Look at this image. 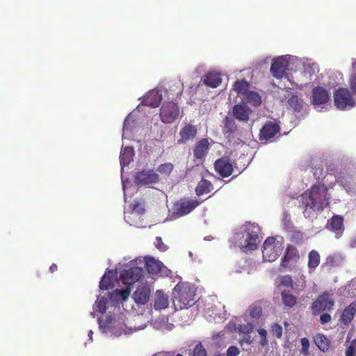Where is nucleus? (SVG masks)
<instances>
[{
    "mask_svg": "<svg viewBox=\"0 0 356 356\" xmlns=\"http://www.w3.org/2000/svg\"><path fill=\"white\" fill-rule=\"evenodd\" d=\"M328 189L325 184L313 185L300 196V203L304 208L305 218H310L312 212H321L329 205Z\"/></svg>",
    "mask_w": 356,
    "mask_h": 356,
    "instance_id": "obj_1",
    "label": "nucleus"
},
{
    "mask_svg": "<svg viewBox=\"0 0 356 356\" xmlns=\"http://www.w3.org/2000/svg\"><path fill=\"white\" fill-rule=\"evenodd\" d=\"M195 291L188 283H179L173 289V304L176 309H187L195 304Z\"/></svg>",
    "mask_w": 356,
    "mask_h": 356,
    "instance_id": "obj_2",
    "label": "nucleus"
},
{
    "mask_svg": "<svg viewBox=\"0 0 356 356\" xmlns=\"http://www.w3.org/2000/svg\"><path fill=\"white\" fill-rule=\"evenodd\" d=\"M200 204L196 199L181 197L173 203L171 216L179 218L191 213Z\"/></svg>",
    "mask_w": 356,
    "mask_h": 356,
    "instance_id": "obj_3",
    "label": "nucleus"
},
{
    "mask_svg": "<svg viewBox=\"0 0 356 356\" xmlns=\"http://www.w3.org/2000/svg\"><path fill=\"white\" fill-rule=\"evenodd\" d=\"M282 248L275 237L267 238L263 245V258L264 260L272 262L277 259Z\"/></svg>",
    "mask_w": 356,
    "mask_h": 356,
    "instance_id": "obj_4",
    "label": "nucleus"
},
{
    "mask_svg": "<svg viewBox=\"0 0 356 356\" xmlns=\"http://www.w3.org/2000/svg\"><path fill=\"white\" fill-rule=\"evenodd\" d=\"M179 115L177 102H165L160 109L161 120L165 124L174 122Z\"/></svg>",
    "mask_w": 356,
    "mask_h": 356,
    "instance_id": "obj_5",
    "label": "nucleus"
},
{
    "mask_svg": "<svg viewBox=\"0 0 356 356\" xmlns=\"http://www.w3.org/2000/svg\"><path fill=\"white\" fill-rule=\"evenodd\" d=\"M334 102L339 110H345L355 106V100L347 88H339L334 93Z\"/></svg>",
    "mask_w": 356,
    "mask_h": 356,
    "instance_id": "obj_6",
    "label": "nucleus"
},
{
    "mask_svg": "<svg viewBox=\"0 0 356 356\" xmlns=\"http://www.w3.org/2000/svg\"><path fill=\"white\" fill-rule=\"evenodd\" d=\"M334 302L332 295L327 292L321 294L312 303L311 309L313 315L316 316L323 311H330L333 309Z\"/></svg>",
    "mask_w": 356,
    "mask_h": 356,
    "instance_id": "obj_7",
    "label": "nucleus"
},
{
    "mask_svg": "<svg viewBox=\"0 0 356 356\" xmlns=\"http://www.w3.org/2000/svg\"><path fill=\"white\" fill-rule=\"evenodd\" d=\"M245 236L242 248L246 250H254L257 248L259 228L251 223L245 225Z\"/></svg>",
    "mask_w": 356,
    "mask_h": 356,
    "instance_id": "obj_8",
    "label": "nucleus"
},
{
    "mask_svg": "<svg viewBox=\"0 0 356 356\" xmlns=\"http://www.w3.org/2000/svg\"><path fill=\"white\" fill-rule=\"evenodd\" d=\"M143 269L140 267L134 266L124 269L120 273V279L126 285H131L138 281L143 276Z\"/></svg>",
    "mask_w": 356,
    "mask_h": 356,
    "instance_id": "obj_9",
    "label": "nucleus"
},
{
    "mask_svg": "<svg viewBox=\"0 0 356 356\" xmlns=\"http://www.w3.org/2000/svg\"><path fill=\"white\" fill-rule=\"evenodd\" d=\"M288 65V61L284 57L280 56L275 58L273 60L270 66V72L274 77L281 79L286 74Z\"/></svg>",
    "mask_w": 356,
    "mask_h": 356,
    "instance_id": "obj_10",
    "label": "nucleus"
},
{
    "mask_svg": "<svg viewBox=\"0 0 356 356\" xmlns=\"http://www.w3.org/2000/svg\"><path fill=\"white\" fill-rule=\"evenodd\" d=\"M330 99L328 91L321 87H314L312 90L311 103L314 106H321L327 104Z\"/></svg>",
    "mask_w": 356,
    "mask_h": 356,
    "instance_id": "obj_11",
    "label": "nucleus"
},
{
    "mask_svg": "<svg viewBox=\"0 0 356 356\" xmlns=\"http://www.w3.org/2000/svg\"><path fill=\"white\" fill-rule=\"evenodd\" d=\"M280 131V127L276 122H266L260 130L259 139L260 140H269Z\"/></svg>",
    "mask_w": 356,
    "mask_h": 356,
    "instance_id": "obj_12",
    "label": "nucleus"
},
{
    "mask_svg": "<svg viewBox=\"0 0 356 356\" xmlns=\"http://www.w3.org/2000/svg\"><path fill=\"white\" fill-rule=\"evenodd\" d=\"M215 170L222 177H228L233 172V165L227 157L217 159L214 163Z\"/></svg>",
    "mask_w": 356,
    "mask_h": 356,
    "instance_id": "obj_13",
    "label": "nucleus"
},
{
    "mask_svg": "<svg viewBox=\"0 0 356 356\" xmlns=\"http://www.w3.org/2000/svg\"><path fill=\"white\" fill-rule=\"evenodd\" d=\"M158 181L159 175L152 170L138 172L135 176V183L138 185L156 183Z\"/></svg>",
    "mask_w": 356,
    "mask_h": 356,
    "instance_id": "obj_14",
    "label": "nucleus"
},
{
    "mask_svg": "<svg viewBox=\"0 0 356 356\" xmlns=\"http://www.w3.org/2000/svg\"><path fill=\"white\" fill-rule=\"evenodd\" d=\"M299 258L300 256L298 249L293 245H289L286 249L284 257L282 258L280 266L284 268H286L290 261H297Z\"/></svg>",
    "mask_w": 356,
    "mask_h": 356,
    "instance_id": "obj_15",
    "label": "nucleus"
},
{
    "mask_svg": "<svg viewBox=\"0 0 356 356\" xmlns=\"http://www.w3.org/2000/svg\"><path fill=\"white\" fill-rule=\"evenodd\" d=\"M162 95L156 90L149 91L144 97L142 104L152 108L159 106L161 100Z\"/></svg>",
    "mask_w": 356,
    "mask_h": 356,
    "instance_id": "obj_16",
    "label": "nucleus"
},
{
    "mask_svg": "<svg viewBox=\"0 0 356 356\" xmlns=\"http://www.w3.org/2000/svg\"><path fill=\"white\" fill-rule=\"evenodd\" d=\"M197 134V128L195 126L188 124L181 129L179 131L180 139L177 140L179 144L186 143L190 140H193Z\"/></svg>",
    "mask_w": 356,
    "mask_h": 356,
    "instance_id": "obj_17",
    "label": "nucleus"
},
{
    "mask_svg": "<svg viewBox=\"0 0 356 356\" xmlns=\"http://www.w3.org/2000/svg\"><path fill=\"white\" fill-rule=\"evenodd\" d=\"M151 291L148 286L142 285L137 287L133 298L137 304L145 305L149 300Z\"/></svg>",
    "mask_w": 356,
    "mask_h": 356,
    "instance_id": "obj_18",
    "label": "nucleus"
},
{
    "mask_svg": "<svg viewBox=\"0 0 356 356\" xmlns=\"http://www.w3.org/2000/svg\"><path fill=\"white\" fill-rule=\"evenodd\" d=\"M209 143L207 138H202L196 143L193 149V154L195 159H202L208 152Z\"/></svg>",
    "mask_w": 356,
    "mask_h": 356,
    "instance_id": "obj_19",
    "label": "nucleus"
},
{
    "mask_svg": "<svg viewBox=\"0 0 356 356\" xmlns=\"http://www.w3.org/2000/svg\"><path fill=\"white\" fill-rule=\"evenodd\" d=\"M250 112V109L245 104H236L233 108V115L239 121H248Z\"/></svg>",
    "mask_w": 356,
    "mask_h": 356,
    "instance_id": "obj_20",
    "label": "nucleus"
},
{
    "mask_svg": "<svg viewBox=\"0 0 356 356\" xmlns=\"http://www.w3.org/2000/svg\"><path fill=\"white\" fill-rule=\"evenodd\" d=\"M203 83L208 87L215 88L222 83L220 74L216 72H211L204 75L202 79Z\"/></svg>",
    "mask_w": 356,
    "mask_h": 356,
    "instance_id": "obj_21",
    "label": "nucleus"
},
{
    "mask_svg": "<svg viewBox=\"0 0 356 356\" xmlns=\"http://www.w3.org/2000/svg\"><path fill=\"white\" fill-rule=\"evenodd\" d=\"M145 261L146 270L149 274L155 275L161 271L163 266L161 261L152 257H146Z\"/></svg>",
    "mask_w": 356,
    "mask_h": 356,
    "instance_id": "obj_22",
    "label": "nucleus"
},
{
    "mask_svg": "<svg viewBox=\"0 0 356 356\" xmlns=\"http://www.w3.org/2000/svg\"><path fill=\"white\" fill-rule=\"evenodd\" d=\"M356 314V302L350 303L344 309L341 316V321L344 325H348Z\"/></svg>",
    "mask_w": 356,
    "mask_h": 356,
    "instance_id": "obj_23",
    "label": "nucleus"
},
{
    "mask_svg": "<svg viewBox=\"0 0 356 356\" xmlns=\"http://www.w3.org/2000/svg\"><path fill=\"white\" fill-rule=\"evenodd\" d=\"M168 296L162 291L158 290L155 293L154 308L156 310H161L168 307Z\"/></svg>",
    "mask_w": 356,
    "mask_h": 356,
    "instance_id": "obj_24",
    "label": "nucleus"
},
{
    "mask_svg": "<svg viewBox=\"0 0 356 356\" xmlns=\"http://www.w3.org/2000/svg\"><path fill=\"white\" fill-rule=\"evenodd\" d=\"M114 273L111 271H108V273H105L100 282L99 288L101 290H108L114 286Z\"/></svg>",
    "mask_w": 356,
    "mask_h": 356,
    "instance_id": "obj_25",
    "label": "nucleus"
},
{
    "mask_svg": "<svg viewBox=\"0 0 356 356\" xmlns=\"http://www.w3.org/2000/svg\"><path fill=\"white\" fill-rule=\"evenodd\" d=\"M289 92L288 97L284 96L285 99L288 98L287 103L291 108L296 112H300L302 109V100L300 99L296 95Z\"/></svg>",
    "mask_w": 356,
    "mask_h": 356,
    "instance_id": "obj_26",
    "label": "nucleus"
},
{
    "mask_svg": "<svg viewBox=\"0 0 356 356\" xmlns=\"http://www.w3.org/2000/svg\"><path fill=\"white\" fill-rule=\"evenodd\" d=\"M134 150L129 147H125L121 150L120 159L122 167L127 165L132 161L134 156Z\"/></svg>",
    "mask_w": 356,
    "mask_h": 356,
    "instance_id": "obj_27",
    "label": "nucleus"
},
{
    "mask_svg": "<svg viewBox=\"0 0 356 356\" xmlns=\"http://www.w3.org/2000/svg\"><path fill=\"white\" fill-rule=\"evenodd\" d=\"M281 297L282 303L286 307L292 308L297 304V297L286 291L281 293Z\"/></svg>",
    "mask_w": 356,
    "mask_h": 356,
    "instance_id": "obj_28",
    "label": "nucleus"
},
{
    "mask_svg": "<svg viewBox=\"0 0 356 356\" xmlns=\"http://www.w3.org/2000/svg\"><path fill=\"white\" fill-rule=\"evenodd\" d=\"M212 184L211 181L207 179H202L195 188L197 195L200 196L205 193H208L211 191Z\"/></svg>",
    "mask_w": 356,
    "mask_h": 356,
    "instance_id": "obj_29",
    "label": "nucleus"
},
{
    "mask_svg": "<svg viewBox=\"0 0 356 356\" xmlns=\"http://www.w3.org/2000/svg\"><path fill=\"white\" fill-rule=\"evenodd\" d=\"M237 131V126L232 119L226 118L225 124L224 127V134L227 138L233 136Z\"/></svg>",
    "mask_w": 356,
    "mask_h": 356,
    "instance_id": "obj_30",
    "label": "nucleus"
},
{
    "mask_svg": "<svg viewBox=\"0 0 356 356\" xmlns=\"http://www.w3.org/2000/svg\"><path fill=\"white\" fill-rule=\"evenodd\" d=\"M314 342L318 348L323 352L327 351L329 349L330 344V341L323 334H316L314 337Z\"/></svg>",
    "mask_w": 356,
    "mask_h": 356,
    "instance_id": "obj_31",
    "label": "nucleus"
},
{
    "mask_svg": "<svg viewBox=\"0 0 356 356\" xmlns=\"http://www.w3.org/2000/svg\"><path fill=\"white\" fill-rule=\"evenodd\" d=\"M320 264V254L316 250H312L308 254V268L315 270Z\"/></svg>",
    "mask_w": 356,
    "mask_h": 356,
    "instance_id": "obj_32",
    "label": "nucleus"
},
{
    "mask_svg": "<svg viewBox=\"0 0 356 356\" xmlns=\"http://www.w3.org/2000/svg\"><path fill=\"white\" fill-rule=\"evenodd\" d=\"M249 83L247 81L242 79L236 81L233 86V89L237 93H241L243 95H245L248 91Z\"/></svg>",
    "mask_w": 356,
    "mask_h": 356,
    "instance_id": "obj_33",
    "label": "nucleus"
},
{
    "mask_svg": "<svg viewBox=\"0 0 356 356\" xmlns=\"http://www.w3.org/2000/svg\"><path fill=\"white\" fill-rule=\"evenodd\" d=\"M245 95L248 102L252 106H258L261 104V98L257 92L249 90Z\"/></svg>",
    "mask_w": 356,
    "mask_h": 356,
    "instance_id": "obj_34",
    "label": "nucleus"
},
{
    "mask_svg": "<svg viewBox=\"0 0 356 356\" xmlns=\"http://www.w3.org/2000/svg\"><path fill=\"white\" fill-rule=\"evenodd\" d=\"M249 313L252 318L258 319L262 314V308L257 303H253L249 307Z\"/></svg>",
    "mask_w": 356,
    "mask_h": 356,
    "instance_id": "obj_35",
    "label": "nucleus"
},
{
    "mask_svg": "<svg viewBox=\"0 0 356 356\" xmlns=\"http://www.w3.org/2000/svg\"><path fill=\"white\" fill-rule=\"evenodd\" d=\"M329 225L332 230H341L343 227V218L341 216H334L332 218Z\"/></svg>",
    "mask_w": 356,
    "mask_h": 356,
    "instance_id": "obj_36",
    "label": "nucleus"
},
{
    "mask_svg": "<svg viewBox=\"0 0 356 356\" xmlns=\"http://www.w3.org/2000/svg\"><path fill=\"white\" fill-rule=\"evenodd\" d=\"M174 169V165L171 163H165L163 164H161L158 168L157 171L161 174L165 175L167 176H169L170 173L172 172Z\"/></svg>",
    "mask_w": 356,
    "mask_h": 356,
    "instance_id": "obj_37",
    "label": "nucleus"
},
{
    "mask_svg": "<svg viewBox=\"0 0 356 356\" xmlns=\"http://www.w3.org/2000/svg\"><path fill=\"white\" fill-rule=\"evenodd\" d=\"M279 280V284L288 287V288H293V280L291 276L290 275H284L281 276L278 278Z\"/></svg>",
    "mask_w": 356,
    "mask_h": 356,
    "instance_id": "obj_38",
    "label": "nucleus"
},
{
    "mask_svg": "<svg viewBox=\"0 0 356 356\" xmlns=\"http://www.w3.org/2000/svg\"><path fill=\"white\" fill-rule=\"evenodd\" d=\"M253 330H254V325L252 323H247V324L239 325L236 327V330L239 333L245 334L251 333L253 331Z\"/></svg>",
    "mask_w": 356,
    "mask_h": 356,
    "instance_id": "obj_39",
    "label": "nucleus"
},
{
    "mask_svg": "<svg viewBox=\"0 0 356 356\" xmlns=\"http://www.w3.org/2000/svg\"><path fill=\"white\" fill-rule=\"evenodd\" d=\"M97 307L98 309V311L101 314H104L106 312V304H107V299L105 297H101L97 300L96 302Z\"/></svg>",
    "mask_w": 356,
    "mask_h": 356,
    "instance_id": "obj_40",
    "label": "nucleus"
},
{
    "mask_svg": "<svg viewBox=\"0 0 356 356\" xmlns=\"http://www.w3.org/2000/svg\"><path fill=\"white\" fill-rule=\"evenodd\" d=\"M193 356H207V351L201 343H198L194 348Z\"/></svg>",
    "mask_w": 356,
    "mask_h": 356,
    "instance_id": "obj_41",
    "label": "nucleus"
},
{
    "mask_svg": "<svg viewBox=\"0 0 356 356\" xmlns=\"http://www.w3.org/2000/svg\"><path fill=\"white\" fill-rule=\"evenodd\" d=\"M270 332L273 336L280 339L282 336V327L277 323H274L271 326Z\"/></svg>",
    "mask_w": 356,
    "mask_h": 356,
    "instance_id": "obj_42",
    "label": "nucleus"
},
{
    "mask_svg": "<svg viewBox=\"0 0 356 356\" xmlns=\"http://www.w3.org/2000/svg\"><path fill=\"white\" fill-rule=\"evenodd\" d=\"M346 356H356V339L350 341L346 350Z\"/></svg>",
    "mask_w": 356,
    "mask_h": 356,
    "instance_id": "obj_43",
    "label": "nucleus"
},
{
    "mask_svg": "<svg viewBox=\"0 0 356 356\" xmlns=\"http://www.w3.org/2000/svg\"><path fill=\"white\" fill-rule=\"evenodd\" d=\"M300 343L302 346L301 353L307 356L309 355V339L304 337L300 339Z\"/></svg>",
    "mask_w": 356,
    "mask_h": 356,
    "instance_id": "obj_44",
    "label": "nucleus"
},
{
    "mask_svg": "<svg viewBox=\"0 0 356 356\" xmlns=\"http://www.w3.org/2000/svg\"><path fill=\"white\" fill-rule=\"evenodd\" d=\"M260 337V344L261 346L264 347L268 344V340H267V331L264 328H259L257 330Z\"/></svg>",
    "mask_w": 356,
    "mask_h": 356,
    "instance_id": "obj_45",
    "label": "nucleus"
},
{
    "mask_svg": "<svg viewBox=\"0 0 356 356\" xmlns=\"http://www.w3.org/2000/svg\"><path fill=\"white\" fill-rule=\"evenodd\" d=\"M155 247L161 252H165L168 250V246L163 242L161 237H156L154 242Z\"/></svg>",
    "mask_w": 356,
    "mask_h": 356,
    "instance_id": "obj_46",
    "label": "nucleus"
},
{
    "mask_svg": "<svg viewBox=\"0 0 356 356\" xmlns=\"http://www.w3.org/2000/svg\"><path fill=\"white\" fill-rule=\"evenodd\" d=\"M115 293L122 300H126L130 295V290L128 288L122 290L116 289Z\"/></svg>",
    "mask_w": 356,
    "mask_h": 356,
    "instance_id": "obj_47",
    "label": "nucleus"
},
{
    "mask_svg": "<svg viewBox=\"0 0 356 356\" xmlns=\"http://www.w3.org/2000/svg\"><path fill=\"white\" fill-rule=\"evenodd\" d=\"M240 353L238 348L236 346H229L227 350V356H238Z\"/></svg>",
    "mask_w": 356,
    "mask_h": 356,
    "instance_id": "obj_48",
    "label": "nucleus"
},
{
    "mask_svg": "<svg viewBox=\"0 0 356 356\" xmlns=\"http://www.w3.org/2000/svg\"><path fill=\"white\" fill-rule=\"evenodd\" d=\"M349 84L353 93L356 95V74H354L350 76Z\"/></svg>",
    "mask_w": 356,
    "mask_h": 356,
    "instance_id": "obj_49",
    "label": "nucleus"
},
{
    "mask_svg": "<svg viewBox=\"0 0 356 356\" xmlns=\"http://www.w3.org/2000/svg\"><path fill=\"white\" fill-rule=\"evenodd\" d=\"M331 319V316L328 313H323L320 316V322L321 324L327 323Z\"/></svg>",
    "mask_w": 356,
    "mask_h": 356,
    "instance_id": "obj_50",
    "label": "nucleus"
},
{
    "mask_svg": "<svg viewBox=\"0 0 356 356\" xmlns=\"http://www.w3.org/2000/svg\"><path fill=\"white\" fill-rule=\"evenodd\" d=\"M241 341H244L247 343H252V339H251V337L250 336H245L244 337V338L241 340Z\"/></svg>",
    "mask_w": 356,
    "mask_h": 356,
    "instance_id": "obj_51",
    "label": "nucleus"
},
{
    "mask_svg": "<svg viewBox=\"0 0 356 356\" xmlns=\"http://www.w3.org/2000/svg\"><path fill=\"white\" fill-rule=\"evenodd\" d=\"M57 269H58V266H57V265H56V264H52L50 266V267H49V271H50L51 273H54V272L56 271V270H57Z\"/></svg>",
    "mask_w": 356,
    "mask_h": 356,
    "instance_id": "obj_52",
    "label": "nucleus"
},
{
    "mask_svg": "<svg viewBox=\"0 0 356 356\" xmlns=\"http://www.w3.org/2000/svg\"><path fill=\"white\" fill-rule=\"evenodd\" d=\"M130 120L127 118L125 119L124 122V129H127L128 125L129 124Z\"/></svg>",
    "mask_w": 356,
    "mask_h": 356,
    "instance_id": "obj_53",
    "label": "nucleus"
},
{
    "mask_svg": "<svg viewBox=\"0 0 356 356\" xmlns=\"http://www.w3.org/2000/svg\"><path fill=\"white\" fill-rule=\"evenodd\" d=\"M92 334H93L92 331L90 330L89 332H88V336L91 338Z\"/></svg>",
    "mask_w": 356,
    "mask_h": 356,
    "instance_id": "obj_54",
    "label": "nucleus"
},
{
    "mask_svg": "<svg viewBox=\"0 0 356 356\" xmlns=\"http://www.w3.org/2000/svg\"><path fill=\"white\" fill-rule=\"evenodd\" d=\"M182 92V88H179L177 94H181Z\"/></svg>",
    "mask_w": 356,
    "mask_h": 356,
    "instance_id": "obj_55",
    "label": "nucleus"
},
{
    "mask_svg": "<svg viewBox=\"0 0 356 356\" xmlns=\"http://www.w3.org/2000/svg\"><path fill=\"white\" fill-rule=\"evenodd\" d=\"M176 356H184V355H182L181 354H177Z\"/></svg>",
    "mask_w": 356,
    "mask_h": 356,
    "instance_id": "obj_56",
    "label": "nucleus"
}]
</instances>
